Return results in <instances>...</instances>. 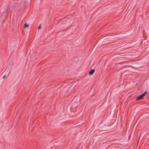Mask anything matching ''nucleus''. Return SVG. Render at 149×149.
I'll return each instance as SVG.
<instances>
[{"label":"nucleus","instance_id":"nucleus-1","mask_svg":"<svg viewBox=\"0 0 149 149\" xmlns=\"http://www.w3.org/2000/svg\"><path fill=\"white\" fill-rule=\"evenodd\" d=\"M147 93L146 91L143 94L139 96L136 99V101L141 100L143 97L146 95Z\"/></svg>","mask_w":149,"mask_h":149},{"label":"nucleus","instance_id":"nucleus-2","mask_svg":"<svg viewBox=\"0 0 149 149\" xmlns=\"http://www.w3.org/2000/svg\"><path fill=\"white\" fill-rule=\"evenodd\" d=\"M95 71L94 69H91L89 72V74L90 75H92L93 74Z\"/></svg>","mask_w":149,"mask_h":149},{"label":"nucleus","instance_id":"nucleus-3","mask_svg":"<svg viewBox=\"0 0 149 149\" xmlns=\"http://www.w3.org/2000/svg\"><path fill=\"white\" fill-rule=\"evenodd\" d=\"M29 26V25L27 24H25L24 25V27L25 28H26L27 27H28Z\"/></svg>","mask_w":149,"mask_h":149},{"label":"nucleus","instance_id":"nucleus-4","mask_svg":"<svg viewBox=\"0 0 149 149\" xmlns=\"http://www.w3.org/2000/svg\"><path fill=\"white\" fill-rule=\"evenodd\" d=\"M41 24H40L38 27V29H41Z\"/></svg>","mask_w":149,"mask_h":149},{"label":"nucleus","instance_id":"nucleus-5","mask_svg":"<svg viewBox=\"0 0 149 149\" xmlns=\"http://www.w3.org/2000/svg\"><path fill=\"white\" fill-rule=\"evenodd\" d=\"M6 75H4L3 77V79H4L5 78V77H6Z\"/></svg>","mask_w":149,"mask_h":149},{"label":"nucleus","instance_id":"nucleus-6","mask_svg":"<svg viewBox=\"0 0 149 149\" xmlns=\"http://www.w3.org/2000/svg\"><path fill=\"white\" fill-rule=\"evenodd\" d=\"M126 63H127V62H130V61H128V62H126Z\"/></svg>","mask_w":149,"mask_h":149}]
</instances>
